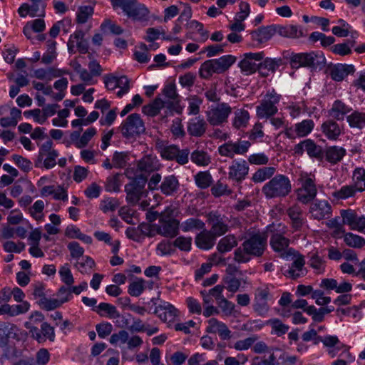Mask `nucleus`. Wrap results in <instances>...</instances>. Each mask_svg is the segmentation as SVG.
<instances>
[{
    "label": "nucleus",
    "instance_id": "nucleus-1",
    "mask_svg": "<svg viewBox=\"0 0 365 365\" xmlns=\"http://www.w3.org/2000/svg\"><path fill=\"white\" fill-rule=\"evenodd\" d=\"M292 190L289 178L284 175H276L264 184L262 191L268 199L282 198L287 196Z\"/></svg>",
    "mask_w": 365,
    "mask_h": 365
},
{
    "label": "nucleus",
    "instance_id": "nucleus-2",
    "mask_svg": "<svg viewBox=\"0 0 365 365\" xmlns=\"http://www.w3.org/2000/svg\"><path fill=\"white\" fill-rule=\"evenodd\" d=\"M292 68L299 67L317 68L326 63V58L322 52L312 51L292 54L290 58Z\"/></svg>",
    "mask_w": 365,
    "mask_h": 365
},
{
    "label": "nucleus",
    "instance_id": "nucleus-3",
    "mask_svg": "<svg viewBox=\"0 0 365 365\" xmlns=\"http://www.w3.org/2000/svg\"><path fill=\"white\" fill-rule=\"evenodd\" d=\"M146 182L147 178L140 176L125 185V199L128 204L135 205L148 196V191L145 189Z\"/></svg>",
    "mask_w": 365,
    "mask_h": 365
},
{
    "label": "nucleus",
    "instance_id": "nucleus-4",
    "mask_svg": "<svg viewBox=\"0 0 365 365\" xmlns=\"http://www.w3.org/2000/svg\"><path fill=\"white\" fill-rule=\"evenodd\" d=\"M299 181L301 187L296 190L297 200L307 204L314 199L317 193L314 180L307 174H301Z\"/></svg>",
    "mask_w": 365,
    "mask_h": 365
},
{
    "label": "nucleus",
    "instance_id": "nucleus-5",
    "mask_svg": "<svg viewBox=\"0 0 365 365\" xmlns=\"http://www.w3.org/2000/svg\"><path fill=\"white\" fill-rule=\"evenodd\" d=\"M280 101V95L274 91L267 93L259 105L257 106V115L259 118H269L277 113V104Z\"/></svg>",
    "mask_w": 365,
    "mask_h": 365
},
{
    "label": "nucleus",
    "instance_id": "nucleus-6",
    "mask_svg": "<svg viewBox=\"0 0 365 365\" xmlns=\"http://www.w3.org/2000/svg\"><path fill=\"white\" fill-rule=\"evenodd\" d=\"M120 130L122 135L128 138L144 133L145 127L140 115L138 113H132L123 122Z\"/></svg>",
    "mask_w": 365,
    "mask_h": 365
},
{
    "label": "nucleus",
    "instance_id": "nucleus-7",
    "mask_svg": "<svg viewBox=\"0 0 365 365\" xmlns=\"http://www.w3.org/2000/svg\"><path fill=\"white\" fill-rule=\"evenodd\" d=\"M251 146L249 140H237V141L230 140L221 145L218 148V153L221 156L233 158L235 155H244Z\"/></svg>",
    "mask_w": 365,
    "mask_h": 365
},
{
    "label": "nucleus",
    "instance_id": "nucleus-8",
    "mask_svg": "<svg viewBox=\"0 0 365 365\" xmlns=\"http://www.w3.org/2000/svg\"><path fill=\"white\" fill-rule=\"evenodd\" d=\"M267 242V235L264 232H257L252 235L242 245L244 249L255 257H260L263 255Z\"/></svg>",
    "mask_w": 365,
    "mask_h": 365
},
{
    "label": "nucleus",
    "instance_id": "nucleus-9",
    "mask_svg": "<svg viewBox=\"0 0 365 365\" xmlns=\"http://www.w3.org/2000/svg\"><path fill=\"white\" fill-rule=\"evenodd\" d=\"M282 256L287 258L292 256V259H293L291 267L285 273H284L285 276L292 279H296L305 274V260L302 255L299 253L295 254L293 250L289 249L285 253H283Z\"/></svg>",
    "mask_w": 365,
    "mask_h": 365
},
{
    "label": "nucleus",
    "instance_id": "nucleus-10",
    "mask_svg": "<svg viewBox=\"0 0 365 365\" xmlns=\"http://www.w3.org/2000/svg\"><path fill=\"white\" fill-rule=\"evenodd\" d=\"M232 108L226 103L212 106L207 112V120L212 125H220L227 120Z\"/></svg>",
    "mask_w": 365,
    "mask_h": 365
},
{
    "label": "nucleus",
    "instance_id": "nucleus-11",
    "mask_svg": "<svg viewBox=\"0 0 365 365\" xmlns=\"http://www.w3.org/2000/svg\"><path fill=\"white\" fill-rule=\"evenodd\" d=\"M159 225L157 229L158 234L166 237H175L178 235L180 222L170 216L163 214L160 215Z\"/></svg>",
    "mask_w": 365,
    "mask_h": 365
},
{
    "label": "nucleus",
    "instance_id": "nucleus-12",
    "mask_svg": "<svg viewBox=\"0 0 365 365\" xmlns=\"http://www.w3.org/2000/svg\"><path fill=\"white\" fill-rule=\"evenodd\" d=\"M207 223L211 227L210 231L216 236L220 237L229 230L228 219L226 216L217 212H210L207 215Z\"/></svg>",
    "mask_w": 365,
    "mask_h": 365
},
{
    "label": "nucleus",
    "instance_id": "nucleus-13",
    "mask_svg": "<svg viewBox=\"0 0 365 365\" xmlns=\"http://www.w3.org/2000/svg\"><path fill=\"white\" fill-rule=\"evenodd\" d=\"M319 340V342H322L325 346L330 348L328 353L332 358L336 356L339 350H343L341 354H344L348 359H352L351 354L349 352L350 347L341 343L336 336L328 335L324 337L321 336Z\"/></svg>",
    "mask_w": 365,
    "mask_h": 365
},
{
    "label": "nucleus",
    "instance_id": "nucleus-14",
    "mask_svg": "<svg viewBox=\"0 0 365 365\" xmlns=\"http://www.w3.org/2000/svg\"><path fill=\"white\" fill-rule=\"evenodd\" d=\"M294 150L297 154H302L304 151H306L310 157L315 158L319 160H322L324 158V151L322 147L317 145L310 139L304 140L297 144Z\"/></svg>",
    "mask_w": 365,
    "mask_h": 365
},
{
    "label": "nucleus",
    "instance_id": "nucleus-15",
    "mask_svg": "<svg viewBox=\"0 0 365 365\" xmlns=\"http://www.w3.org/2000/svg\"><path fill=\"white\" fill-rule=\"evenodd\" d=\"M163 94L166 98L164 101L166 108L169 109L170 112L175 111L177 113L180 112V96L177 93L176 86L174 83H169L166 85L163 90Z\"/></svg>",
    "mask_w": 365,
    "mask_h": 365
},
{
    "label": "nucleus",
    "instance_id": "nucleus-16",
    "mask_svg": "<svg viewBox=\"0 0 365 365\" xmlns=\"http://www.w3.org/2000/svg\"><path fill=\"white\" fill-rule=\"evenodd\" d=\"M250 168L245 160H233L229 167L228 177L230 180L240 182L248 175Z\"/></svg>",
    "mask_w": 365,
    "mask_h": 365
},
{
    "label": "nucleus",
    "instance_id": "nucleus-17",
    "mask_svg": "<svg viewBox=\"0 0 365 365\" xmlns=\"http://www.w3.org/2000/svg\"><path fill=\"white\" fill-rule=\"evenodd\" d=\"M309 212L315 220L328 219L331 215V206L327 200H317L311 204Z\"/></svg>",
    "mask_w": 365,
    "mask_h": 365
},
{
    "label": "nucleus",
    "instance_id": "nucleus-18",
    "mask_svg": "<svg viewBox=\"0 0 365 365\" xmlns=\"http://www.w3.org/2000/svg\"><path fill=\"white\" fill-rule=\"evenodd\" d=\"M263 57V52L245 53L244 58L240 62L239 66L246 75L252 74L257 68L259 69V64H257L254 61H261Z\"/></svg>",
    "mask_w": 365,
    "mask_h": 365
},
{
    "label": "nucleus",
    "instance_id": "nucleus-19",
    "mask_svg": "<svg viewBox=\"0 0 365 365\" xmlns=\"http://www.w3.org/2000/svg\"><path fill=\"white\" fill-rule=\"evenodd\" d=\"M207 324L206 327L207 333L217 334L222 340H228L232 337L231 331L224 322L216 318H211L207 321Z\"/></svg>",
    "mask_w": 365,
    "mask_h": 365
},
{
    "label": "nucleus",
    "instance_id": "nucleus-20",
    "mask_svg": "<svg viewBox=\"0 0 365 365\" xmlns=\"http://www.w3.org/2000/svg\"><path fill=\"white\" fill-rule=\"evenodd\" d=\"M160 164L156 157L150 155L143 156L137 163V170L143 174H150L160 168Z\"/></svg>",
    "mask_w": 365,
    "mask_h": 365
},
{
    "label": "nucleus",
    "instance_id": "nucleus-21",
    "mask_svg": "<svg viewBox=\"0 0 365 365\" xmlns=\"http://www.w3.org/2000/svg\"><path fill=\"white\" fill-rule=\"evenodd\" d=\"M178 312L177 309L168 302L157 306L154 311L155 314L167 323L173 322L178 316Z\"/></svg>",
    "mask_w": 365,
    "mask_h": 365
},
{
    "label": "nucleus",
    "instance_id": "nucleus-22",
    "mask_svg": "<svg viewBox=\"0 0 365 365\" xmlns=\"http://www.w3.org/2000/svg\"><path fill=\"white\" fill-rule=\"evenodd\" d=\"M216 236L205 228L195 237L196 245L202 250H210L215 244Z\"/></svg>",
    "mask_w": 365,
    "mask_h": 365
},
{
    "label": "nucleus",
    "instance_id": "nucleus-23",
    "mask_svg": "<svg viewBox=\"0 0 365 365\" xmlns=\"http://www.w3.org/2000/svg\"><path fill=\"white\" fill-rule=\"evenodd\" d=\"M354 66L351 64L338 63L331 67L329 74L331 78L336 81H341L349 74L354 73Z\"/></svg>",
    "mask_w": 365,
    "mask_h": 365
},
{
    "label": "nucleus",
    "instance_id": "nucleus-24",
    "mask_svg": "<svg viewBox=\"0 0 365 365\" xmlns=\"http://www.w3.org/2000/svg\"><path fill=\"white\" fill-rule=\"evenodd\" d=\"M179 187V180L174 175L165 177L160 185V192L166 196L173 195L178 192Z\"/></svg>",
    "mask_w": 365,
    "mask_h": 365
},
{
    "label": "nucleus",
    "instance_id": "nucleus-25",
    "mask_svg": "<svg viewBox=\"0 0 365 365\" xmlns=\"http://www.w3.org/2000/svg\"><path fill=\"white\" fill-rule=\"evenodd\" d=\"M287 214L291 220L292 227L295 230H299L304 223L302 207L294 204L287 210Z\"/></svg>",
    "mask_w": 365,
    "mask_h": 365
},
{
    "label": "nucleus",
    "instance_id": "nucleus-26",
    "mask_svg": "<svg viewBox=\"0 0 365 365\" xmlns=\"http://www.w3.org/2000/svg\"><path fill=\"white\" fill-rule=\"evenodd\" d=\"M274 34H276L275 25L262 26L251 32L252 40L257 41L259 43L267 42Z\"/></svg>",
    "mask_w": 365,
    "mask_h": 365
},
{
    "label": "nucleus",
    "instance_id": "nucleus-27",
    "mask_svg": "<svg viewBox=\"0 0 365 365\" xmlns=\"http://www.w3.org/2000/svg\"><path fill=\"white\" fill-rule=\"evenodd\" d=\"M346 153V150L339 146H330L324 151V158L331 164L340 162Z\"/></svg>",
    "mask_w": 365,
    "mask_h": 365
},
{
    "label": "nucleus",
    "instance_id": "nucleus-28",
    "mask_svg": "<svg viewBox=\"0 0 365 365\" xmlns=\"http://www.w3.org/2000/svg\"><path fill=\"white\" fill-rule=\"evenodd\" d=\"M323 134L329 140H336L341 134V128L334 120H327L321 125Z\"/></svg>",
    "mask_w": 365,
    "mask_h": 365
},
{
    "label": "nucleus",
    "instance_id": "nucleus-29",
    "mask_svg": "<svg viewBox=\"0 0 365 365\" xmlns=\"http://www.w3.org/2000/svg\"><path fill=\"white\" fill-rule=\"evenodd\" d=\"M156 148L163 158L174 160L179 148L175 145H168L160 141L156 143Z\"/></svg>",
    "mask_w": 365,
    "mask_h": 365
},
{
    "label": "nucleus",
    "instance_id": "nucleus-30",
    "mask_svg": "<svg viewBox=\"0 0 365 365\" xmlns=\"http://www.w3.org/2000/svg\"><path fill=\"white\" fill-rule=\"evenodd\" d=\"M276 34H278L282 37L298 38L303 36V31L298 29L297 26L287 25L279 26L275 25Z\"/></svg>",
    "mask_w": 365,
    "mask_h": 365
},
{
    "label": "nucleus",
    "instance_id": "nucleus-31",
    "mask_svg": "<svg viewBox=\"0 0 365 365\" xmlns=\"http://www.w3.org/2000/svg\"><path fill=\"white\" fill-rule=\"evenodd\" d=\"M206 130L205 121L200 118H195L188 123L187 132L192 136L200 137Z\"/></svg>",
    "mask_w": 365,
    "mask_h": 365
},
{
    "label": "nucleus",
    "instance_id": "nucleus-32",
    "mask_svg": "<svg viewBox=\"0 0 365 365\" xmlns=\"http://www.w3.org/2000/svg\"><path fill=\"white\" fill-rule=\"evenodd\" d=\"M96 312L101 317H106L110 319H118L121 317L117 308L109 303H100L98 306L96 307Z\"/></svg>",
    "mask_w": 365,
    "mask_h": 365
},
{
    "label": "nucleus",
    "instance_id": "nucleus-33",
    "mask_svg": "<svg viewBox=\"0 0 365 365\" xmlns=\"http://www.w3.org/2000/svg\"><path fill=\"white\" fill-rule=\"evenodd\" d=\"M351 110L344 103L337 100L334 102L331 108L329 110L330 116L337 120H343L346 114Z\"/></svg>",
    "mask_w": 365,
    "mask_h": 365
},
{
    "label": "nucleus",
    "instance_id": "nucleus-34",
    "mask_svg": "<svg viewBox=\"0 0 365 365\" xmlns=\"http://www.w3.org/2000/svg\"><path fill=\"white\" fill-rule=\"evenodd\" d=\"M96 133V130L94 128H89L83 133L80 138H78L79 133L76 132L72 133L71 138L72 140H76L75 145L78 148H82L87 145Z\"/></svg>",
    "mask_w": 365,
    "mask_h": 365
},
{
    "label": "nucleus",
    "instance_id": "nucleus-35",
    "mask_svg": "<svg viewBox=\"0 0 365 365\" xmlns=\"http://www.w3.org/2000/svg\"><path fill=\"white\" fill-rule=\"evenodd\" d=\"M214 73L220 74L214 59L207 60L201 64L199 76L203 79H209Z\"/></svg>",
    "mask_w": 365,
    "mask_h": 365
},
{
    "label": "nucleus",
    "instance_id": "nucleus-36",
    "mask_svg": "<svg viewBox=\"0 0 365 365\" xmlns=\"http://www.w3.org/2000/svg\"><path fill=\"white\" fill-rule=\"evenodd\" d=\"M346 120L351 128L362 130L365 128V113L355 110L346 116Z\"/></svg>",
    "mask_w": 365,
    "mask_h": 365
},
{
    "label": "nucleus",
    "instance_id": "nucleus-37",
    "mask_svg": "<svg viewBox=\"0 0 365 365\" xmlns=\"http://www.w3.org/2000/svg\"><path fill=\"white\" fill-rule=\"evenodd\" d=\"M281 59L266 58L259 64V71L262 76H267L269 72L274 73L279 67Z\"/></svg>",
    "mask_w": 365,
    "mask_h": 365
},
{
    "label": "nucleus",
    "instance_id": "nucleus-38",
    "mask_svg": "<svg viewBox=\"0 0 365 365\" xmlns=\"http://www.w3.org/2000/svg\"><path fill=\"white\" fill-rule=\"evenodd\" d=\"M237 245L236 237L232 235H227L220 240L217 249L219 252L225 253L230 252Z\"/></svg>",
    "mask_w": 365,
    "mask_h": 365
},
{
    "label": "nucleus",
    "instance_id": "nucleus-39",
    "mask_svg": "<svg viewBox=\"0 0 365 365\" xmlns=\"http://www.w3.org/2000/svg\"><path fill=\"white\" fill-rule=\"evenodd\" d=\"M205 227V224L204 222L198 218L193 217L189 218L180 224V227L184 232L201 230L204 229Z\"/></svg>",
    "mask_w": 365,
    "mask_h": 365
},
{
    "label": "nucleus",
    "instance_id": "nucleus-40",
    "mask_svg": "<svg viewBox=\"0 0 365 365\" xmlns=\"http://www.w3.org/2000/svg\"><path fill=\"white\" fill-rule=\"evenodd\" d=\"M289 240L280 233H274L270 239V245L276 252L284 251L289 246Z\"/></svg>",
    "mask_w": 365,
    "mask_h": 365
},
{
    "label": "nucleus",
    "instance_id": "nucleus-41",
    "mask_svg": "<svg viewBox=\"0 0 365 365\" xmlns=\"http://www.w3.org/2000/svg\"><path fill=\"white\" fill-rule=\"evenodd\" d=\"M164 107H166L164 101L160 98H156L151 103L144 106L142 111L148 116H155Z\"/></svg>",
    "mask_w": 365,
    "mask_h": 365
},
{
    "label": "nucleus",
    "instance_id": "nucleus-42",
    "mask_svg": "<svg viewBox=\"0 0 365 365\" xmlns=\"http://www.w3.org/2000/svg\"><path fill=\"white\" fill-rule=\"evenodd\" d=\"M250 120V113L244 109L237 110L235 112V117L232 120V125L240 129L247 127Z\"/></svg>",
    "mask_w": 365,
    "mask_h": 365
},
{
    "label": "nucleus",
    "instance_id": "nucleus-43",
    "mask_svg": "<svg viewBox=\"0 0 365 365\" xmlns=\"http://www.w3.org/2000/svg\"><path fill=\"white\" fill-rule=\"evenodd\" d=\"M222 282L225 287V289L234 294L240 290L241 287V279L236 277L235 274H225V276L222 279Z\"/></svg>",
    "mask_w": 365,
    "mask_h": 365
},
{
    "label": "nucleus",
    "instance_id": "nucleus-44",
    "mask_svg": "<svg viewBox=\"0 0 365 365\" xmlns=\"http://www.w3.org/2000/svg\"><path fill=\"white\" fill-rule=\"evenodd\" d=\"M149 14V9L144 4L136 2L129 17L137 21H147Z\"/></svg>",
    "mask_w": 365,
    "mask_h": 365
},
{
    "label": "nucleus",
    "instance_id": "nucleus-45",
    "mask_svg": "<svg viewBox=\"0 0 365 365\" xmlns=\"http://www.w3.org/2000/svg\"><path fill=\"white\" fill-rule=\"evenodd\" d=\"M196 185L200 189H206L212 183V177L209 171H201L195 176Z\"/></svg>",
    "mask_w": 365,
    "mask_h": 365
},
{
    "label": "nucleus",
    "instance_id": "nucleus-46",
    "mask_svg": "<svg viewBox=\"0 0 365 365\" xmlns=\"http://www.w3.org/2000/svg\"><path fill=\"white\" fill-rule=\"evenodd\" d=\"M275 171L274 167H263L253 174L252 179L255 182H261L272 177Z\"/></svg>",
    "mask_w": 365,
    "mask_h": 365
},
{
    "label": "nucleus",
    "instance_id": "nucleus-47",
    "mask_svg": "<svg viewBox=\"0 0 365 365\" xmlns=\"http://www.w3.org/2000/svg\"><path fill=\"white\" fill-rule=\"evenodd\" d=\"M236 60V57L232 55H225L214 59L220 73H223L227 71Z\"/></svg>",
    "mask_w": 365,
    "mask_h": 365
},
{
    "label": "nucleus",
    "instance_id": "nucleus-48",
    "mask_svg": "<svg viewBox=\"0 0 365 365\" xmlns=\"http://www.w3.org/2000/svg\"><path fill=\"white\" fill-rule=\"evenodd\" d=\"M94 260L90 257L78 259L75 264L77 269L82 274H89L95 267Z\"/></svg>",
    "mask_w": 365,
    "mask_h": 365
},
{
    "label": "nucleus",
    "instance_id": "nucleus-49",
    "mask_svg": "<svg viewBox=\"0 0 365 365\" xmlns=\"http://www.w3.org/2000/svg\"><path fill=\"white\" fill-rule=\"evenodd\" d=\"M314 126V123L312 120H304L302 122L295 124L294 131L299 137H304L312 132Z\"/></svg>",
    "mask_w": 365,
    "mask_h": 365
},
{
    "label": "nucleus",
    "instance_id": "nucleus-50",
    "mask_svg": "<svg viewBox=\"0 0 365 365\" xmlns=\"http://www.w3.org/2000/svg\"><path fill=\"white\" fill-rule=\"evenodd\" d=\"M114 9L120 8L129 17L133 7L137 2L136 0H110Z\"/></svg>",
    "mask_w": 365,
    "mask_h": 365
},
{
    "label": "nucleus",
    "instance_id": "nucleus-51",
    "mask_svg": "<svg viewBox=\"0 0 365 365\" xmlns=\"http://www.w3.org/2000/svg\"><path fill=\"white\" fill-rule=\"evenodd\" d=\"M218 307L220 309L222 314L225 317H235L237 311L235 305L232 302L229 301L227 298L221 299L217 302Z\"/></svg>",
    "mask_w": 365,
    "mask_h": 365
},
{
    "label": "nucleus",
    "instance_id": "nucleus-52",
    "mask_svg": "<svg viewBox=\"0 0 365 365\" xmlns=\"http://www.w3.org/2000/svg\"><path fill=\"white\" fill-rule=\"evenodd\" d=\"M192 163L199 166H206L210 163L209 155L204 150H196L190 155Z\"/></svg>",
    "mask_w": 365,
    "mask_h": 365
},
{
    "label": "nucleus",
    "instance_id": "nucleus-53",
    "mask_svg": "<svg viewBox=\"0 0 365 365\" xmlns=\"http://www.w3.org/2000/svg\"><path fill=\"white\" fill-rule=\"evenodd\" d=\"M344 240L349 247L354 248H360L365 245V240L363 237L351 232L345 233Z\"/></svg>",
    "mask_w": 365,
    "mask_h": 365
},
{
    "label": "nucleus",
    "instance_id": "nucleus-54",
    "mask_svg": "<svg viewBox=\"0 0 365 365\" xmlns=\"http://www.w3.org/2000/svg\"><path fill=\"white\" fill-rule=\"evenodd\" d=\"M354 41L348 40L346 43L335 44L331 47L334 53L344 56L351 53V48L354 46Z\"/></svg>",
    "mask_w": 365,
    "mask_h": 365
},
{
    "label": "nucleus",
    "instance_id": "nucleus-55",
    "mask_svg": "<svg viewBox=\"0 0 365 365\" xmlns=\"http://www.w3.org/2000/svg\"><path fill=\"white\" fill-rule=\"evenodd\" d=\"M146 282L143 279H137L131 282L128 289L130 295L133 297L140 296L146 287Z\"/></svg>",
    "mask_w": 365,
    "mask_h": 365
},
{
    "label": "nucleus",
    "instance_id": "nucleus-56",
    "mask_svg": "<svg viewBox=\"0 0 365 365\" xmlns=\"http://www.w3.org/2000/svg\"><path fill=\"white\" fill-rule=\"evenodd\" d=\"M353 179L354 186L358 191H364L365 190V170L361 168H356L354 171Z\"/></svg>",
    "mask_w": 365,
    "mask_h": 365
},
{
    "label": "nucleus",
    "instance_id": "nucleus-57",
    "mask_svg": "<svg viewBox=\"0 0 365 365\" xmlns=\"http://www.w3.org/2000/svg\"><path fill=\"white\" fill-rule=\"evenodd\" d=\"M134 58L141 63H148L150 59L148 48L145 43H140L134 52Z\"/></svg>",
    "mask_w": 365,
    "mask_h": 365
},
{
    "label": "nucleus",
    "instance_id": "nucleus-58",
    "mask_svg": "<svg viewBox=\"0 0 365 365\" xmlns=\"http://www.w3.org/2000/svg\"><path fill=\"white\" fill-rule=\"evenodd\" d=\"M16 326L7 322H0V346L6 344L11 331L14 330Z\"/></svg>",
    "mask_w": 365,
    "mask_h": 365
},
{
    "label": "nucleus",
    "instance_id": "nucleus-59",
    "mask_svg": "<svg viewBox=\"0 0 365 365\" xmlns=\"http://www.w3.org/2000/svg\"><path fill=\"white\" fill-rule=\"evenodd\" d=\"M93 14V8L91 6H81L78 8L76 21L78 24L86 23Z\"/></svg>",
    "mask_w": 365,
    "mask_h": 365
},
{
    "label": "nucleus",
    "instance_id": "nucleus-60",
    "mask_svg": "<svg viewBox=\"0 0 365 365\" xmlns=\"http://www.w3.org/2000/svg\"><path fill=\"white\" fill-rule=\"evenodd\" d=\"M37 304L41 309L46 311H51L61 307L56 298H48L46 297L41 300H37Z\"/></svg>",
    "mask_w": 365,
    "mask_h": 365
},
{
    "label": "nucleus",
    "instance_id": "nucleus-61",
    "mask_svg": "<svg viewBox=\"0 0 365 365\" xmlns=\"http://www.w3.org/2000/svg\"><path fill=\"white\" fill-rule=\"evenodd\" d=\"M121 175L117 173L107 178L106 183V190L108 192H118L120 187V178Z\"/></svg>",
    "mask_w": 365,
    "mask_h": 365
},
{
    "label": "nucleus",
    "instance_id": "nucleus-62",
    "mask_svg": "<svg viewBox=\"0 0 365 365\" xmlns=\"http://www.w3.org/2000/svg\"><path fill=\"white\" fill-rule=\"evenodd\" d=\"M268 324L271 325L273 331L277 336H282L286 334L289 329L288 325L283 324L282 322L278 319H271L268 321Z\"/></svg>",
    "mask_w": 365,
    "mask_h": 365
},
{
    "label": "nucleus",
    "instance_id": "nucleus-63",
    "mask_svg": "<svg viewBox=\"0 0 365 365\" xmlns=\"http://www.w3.org/2000/svg\"><path fill=\"white\" fill-rule=\"evenodd\" d=\"M289 115L292 118H296L299 116L302 113L307 110V106L304 102L292 103L287 106Z\"/></svg>",
    "mask_w": 365,
    "mask_h": 365
},
{
    "label": "nucleus",
    "instance_id": "nucleus-64",
    "mask_svg": "<svg viewBox=\"0 0 365 365\" xmlns=\"http://www.w3.org/2000/svg\"><path fill=\"white\" fill-rule=\"evenodd\" d=\"M59 274L61 281L67 286H71L74 283V278L68 264L60 268Z\"/></svg>",
    "mask_w": 365,
    "mask_h": 365
}]
</instances>
